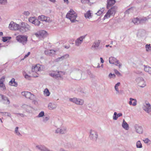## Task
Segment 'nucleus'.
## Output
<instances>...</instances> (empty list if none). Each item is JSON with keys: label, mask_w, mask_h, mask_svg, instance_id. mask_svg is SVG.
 <instances>
[{"label": "nucleus", "mask_w": 151, "mask_h": 151, "mask_svg": "<svg viewBox=\"0 0 151 151\" xmlns=\"http://www.w3.org/2000/svg\"><path fill=\"white\" fill-rule=\"evenodd\" d=\"M77 16V14L73 9H71L67 13L66 17L72 23H74L78 22L76 19Z\"/></svg>", "instance_id": "obj_1"}, {"label": "nucleus", "mask_w": 151, "mask_h": 151, "mask_svg": "<svg viewBox=\"0 0 151 151\" xmlns=\"http://www.w3.org/2000/svg\"><path fill=\"white\" fill-rule=\"evenodd\" d=\"M43 66L40 65V64H37L36 65L33 66L32 68V73L34 77H37L39 76V72L43 70Z\"/></svg>", "instance_id": "obj_2"}, {"label": "nucleus", "mask_w": 151, "mask_h": 151, "mask_svg": "<svg viewBox=\"0 0 151 151\" xmlns=\"http://www.w3.org/2000/svg\"><path fill=\"white\" fill-rule=\"evenodd\" d=\"M19 32L24 33L30 30V27L27 23L24 22H22L19 24Z\"/></svg>", "instance_id": "obj_3"}, {"label": "nucleus", "mask_w": 151, "mask_h": 151, "mask_svg": "<svg viewBox=\"0 0 151 151\" xmlns=\"http://www.w3.org/2000/svg\"><path fill=\"white\" fill-rule=\"evenodd\" d=\"M27 38L26 35H19L16 37V39L18 42L25 45L27 43Z\"/></svg>", "instance_id": "obj_4"}, {"label": "nucleus", "mask_w": 151, "mask_h": 151, "mask_svg": "<svg viewBox=\"0 0 151 151\" xmlns=\"http://www.w3.org/2000/svg\"><path fill=\"white\" fill-rule=\"evenodd\" d=\"M117 6H113L110 9H109L106 14L104 17V19H105L109 18L111 16H114L117 10Z\"/></svg>", "instance_id": "obj_5"}, {"label": "nucleus", "mask_w": 151, "mask_h": 151, "mask_svg": "<svg viewBox=\"0 0 151 151\" xmlns=\"http://www.w3.org/2000/svg\"><path fill=\"white\" fill-rule=\"evenodd\" d=\"M69 100V101L78 105H82L84 103V100L76 97L70 98Z\"/></svg>", "instance_id": "obj_6"}, {"label": "nucleus", "mask_w": 151, "mask_h": 151, "mask_svg": "<svg viewBox=\"0 0 151 151\" xmlns=\"http://www.w3.org/2000/svg\"><path fill=\"white\" fill-rule=\"evenodd\" d=\"M136 83L138 86L141 88H144L146 86L145 80L142 77H138L135 80Z\"/></svg>", "instance_id": "obj_7"}, {"label": "nucleus", "mask_w": 151, "mask_h": 151, "mask_svg": "<svg viewBox=\"0 0 151 151\" xmlns=\"http://www.w3.org/2000/svg\"><path fill=\"white\" fill-rule=\"evenodd\" d=\"M142 108L147 113L151 114V105L147 101H145L143 104Z\"/></svg>", "instance_id": "obj_8"}, {"label": "nucleus", "mask_w": 151, "mask_h": 151, "mask_svg": "<svg viewBox=\"0 0 151 151\" xmlns=\"http://www.w3.org/2000/svg\"><path fill=\"white\" fill-rule=\"evenodd\" d=\"M35 35L39 39L42 40L46 37L47 33L44 30H41L35 33Z\"/></svg>", "instance_id": "obj_9"}, {"label": "nucleus", "mask_w": 151, "mask_h": 151, "mask_svg": "<svg viewBox=\"0 0 151 151\" xmlns=\"http://www.w3.org/2000/svg\"><path fill=\"white\" fill-rule=\"evenodd\" d=\"M98 137V134L96 131L92 129L90 130L89 137L93 141H96Z\"/></svg>", "instance_id": "obj_10"}, {"label": "nucleus", "mask_w": 151, "mask_h": 151, "mask_svg": "<svg viewBox=\"0 0 151 151\" xmlns=\"http://www.w3.org/2000/svg\"><path fill=\"white\" fill-rule=\"evenodd\" d=\"M21 94L23 96L31 100H33L35 98V96L34 94L28 91L22 92Z\"/></svg>", "instance_id": "obj_11"}, {"label": "nucleus", "mask_w": 151, "mask_h": 151, "mask_svg": "<svg viewBox=\"0 0 151 151\" xmlns=\"http://www.w3.org/2000/svg\"><path fill=\"white\" fill-rule=\"evenodd\" d=\"M19 24H17L13 21H11L9 25V28L11 30L17 31L19 30Z\"/></svg>", "instance_id": "obj_12"}, {"label": "nucleus", "mask_w": 151, "mask_h": 151, "mask_svg": "<svg viewBox=\"0 0 151 151\" xmlns=\"http://www.w3.org/2000/svg\"><path fill=\"white\" fill-rule=\"evenodd\" d=\"M63 75V73L61 71H57L53 72L50 74V76L54 78H61Z\"/></svg>", "instance_id": "obj_13"}, {"label": "nucleus", "mask_w": 151, "mask_h": 151, "mask_svg": "<svg viewBox=\"0 0 151 151\" xmlns=\"http://www.w3.org/2000/svg\"><path fill=\"white\" fill-rule=\"evenodd\" d=\"M29 21L37 26H39L40 24V22L37 19H35V17H30L29 19Z\"/></svg>", "instance_id": "obj_14"}, {"label": "nucleus", "mask_w": 151, "mask_h": 151, "mask_svg": "<svg viewBox=\"0 0 151 151\" xmlns=\"http://www.w3.org/2000/svg\"><path fill=\"white\" fill-rule=\"evenodd\" d=\"M67 132L66 127L64 126H62L57 128L55 131L56 133L60 134H64L66 133Z\"/></svg>", "instance_id": "obj_15"}, {"label": "nucleus", "mask_w": 151, "mask_h": 151, "mask_svg": "<svg viewBox=\"0 0 151 151\" xmlns=\"http://www.w3.org/2000/svg\"><path fill=\"white\" fill-rule=\"evenodd\" d=\"M38 20H40L42 21H45L46 22L50 23L52 22V20L50 17L44 15L39 16L38 17Z\"/></svg>", "instance_id": "obj_16"}, {"label": "nucleus", "mask_w": 151, "mask_h": 151, "mask_svg": "<svg viewBox=\"0 0 151 151\" xmlns=\"http://www.w3.org/2000/svg\"><path fill=\"white\" fill-rule=\"evenodd\" d=\"M85 37V35L81 36L77 38L75 41V45L77 46H79L82 43L83 40Z\"/></svg>", "instance_id": "obj_17"}, {"label": "nucleus", "mask_w": 151, "mask_h": 151, "mask_svg": "<svg viewBox=\"0 0 151 151\" xmlns=\"http://www.w3.org/2000/svg\"><path fill=\"white\" fill-rule=\"evenodd\" d=\"M135 130L136 133L142 134L143 132V129L142 127L138 124H135L134 126Z\"/></svg>", "instance_id": "obj_18"}, {"label": "nucleus", "mask_w": 151, "mask_h": 151, "mask_svg": "<svg viewBox=\"0 0 151 151\" xmlns=\"http://www.w3.org/2000/svg\"><path fill=\"white\" fill-rule=\"evenodd\" d=\"M55 50H49L47 49L44 52L45 54L47 55L53 56L55 55Z\"/></svg>", "instance_id": "obj_19"}, {"label": "nucleus", "mask_w": 151, "mask_h": 151, "mask_svg": "<svg viewBox=\"0 0 151 151\" xmlns=\"http://www.w3.org/2000/svg\"><path fill=\"white\" fill-rule=\"evenodd\" d=\"M69 57V55L68 54H65L64 55L56 59L55 61L56 62H59L68 58Z\"/></svg>", "instance_id": "obj_20"}, {"label": "nucleus", "mask_w": 151, "mask_h": 151, "mask_svg": "<svg viewBox=\"0 0 151 151\" xmlns=\"http://www.w3.org/2000/svg\"><path fill=\"white\" fill-rule=\"evenodd\" d=\"M137 101L136 99L131 98H129V104L130 105L135 106L137 104Z\"/></svg>", "instance_id": "obj_21"}, {"label": "nucleus", "mask_w": 151, "mask_h": 151, "mask_svg": "<svg viewBox=\"0 0 151 151\" xmlns=\"http://www.w3.org/2000/svg\"><path fill=\"white\" fill-rule=\"evenodd\" d=\"M23 74L25 78L28 79H29L31 77H34L33 74L31 72H29V74H27L24 71Z\"/></svg>", "instance_id": "obj_22"}, {"label": "nucleus", "mask_w": 151, "mask_h": 151, "mask_svg": "<svg viewBox=\"0 0 151 151\" xmlns=\"http://www.w3.org/2000/svg\"><path fill=\"white\" fill-rule=\"evenodd\" d=\"M57 106V104L55 103H50L48 105V108L50 110L55 109H56Z\"/></svg>", "instance_id": "obj_23"}, {"label": "nucleus", "mask_w": 151, "mask_h": 151, "mask_svg": "<svg viewBox=\"0 0 151 151\" xmlns=\"http://www.w3.org/2000/svg\"><path fill=\"white\" fill-rule=\"evenodd\" d=\"M107 8L109 9V7L114 5L116 3L115 0H107Z\"/></svg>", "instance_id": "obj_24"}, {"label": "nucleus", "mask_w": 151, "mask_h": 151, "mask_svg": "<svg viewBox=\"0 0 151 151\" xmlns=\"http://www.w3.org/2000/svg\"><path fill=\"white\" fill-rule=\"evenodd\" d=\"M122 127L126 130H128L129 129V126L127 122L124 119L122 124Z\"/></svg>", "instance_id": "obj_25"}, {"label": "nucleus", "mask_w": 151, "mask_h": 151, "mask_svg": "<svg viewBox=\"0 0 151 151\" xmlns=\"http://www.w3.org/2000/svg\"><path fill=\"white\" fill-rule=\"evenodd\" d=\"M84 16L86 19H90L92 17V15L91 11L89 10L84 14Z\"/></svg>", "instance_id": "obj_26"}, {"label": "nucleus", "mask_w": 151, "mask_h": 151, "mask_svg": "<svg viewBox=\"0 0 151 151\" xmlns=\"http://www.w3.org/2000/svg\"><path fill=\"white\" fill-rule=\"evenodd\" d=\"M9 85L11 86L17 87L18 85L17 82L15 81V79L14 78H12L9 82Z\"/></svg>", "instance_id": "obj_27"}, {"label": "nucleus", "mask_w": 151, "mask_h": 151, "mask_svg": "<svg viewBox=\"0 0 151 151\" xmlns=\"http://www.w3.org/2000/svg\"><path fill=\"white\" fill-rule=\"evenodd\" d=\"M2 100H3L4 103L6 105H9L10 103L8 98L5 96L3 95Z\"/></svg>", "instance_id": "obj_28"}, {"label": "nucleus", "mask_w": 151, "mask_h": 151, "mask_svg": "<svg viewBox=\"0 0 151 151\" xmlns=\"http://www.w3.org/2000/svg\"><path fill=\"white\" fill-rule=\"evenodd\" d=\"M36 148L41 151H45L47 148L44 146L41 145H36Z\"/></svg>", "instance_id": "obj_29"}, {"label": "nucleus", "mask_w": 151, "mask_h": 151, "mask_svg": "<svg viewBox=\"0 0 151 151\" xmlns=\"http://www.w3.org/2000/svg\"><path fill=\"white\" fill-rule=\"evenodd\" d=\"M118 60L115 58L111 57L109 58V62L111 64H114Z\"/></svg>", "instance_id": "obj_30"}, {"label": "nucleus", "mask_w": 151, "mask_h": 151, "mask_svg": "<svg viewBox=\"0 0 151 151\" xmlns=\"http://www.w3.org/2000/svg\"><path fill=\"white\" fill-rule=\"evenodd\" d=\"M144 68L146 72L148 73L149 74L151 75V67L147 65H144Z\"/></svg>", "instance_id": "obj_31"}, {"label": "nucleus", "mask_w": 151, "mask_h": 151, "mask_svg": "<svg viewBox=\"0 0 151 151\" xmlns=\"http://www.w3.org/2000/svg\"><path fill=\"white\" fill-rule=\"evenodd\" d=\"M105 10V8L102 7L96 13V14L98 16H100L101 15Z\"/></svg>", "instance_id": "obj_32"}, {"label": "nucleus", "mask_w": 151, "mask_h": 151, "mask_svg": "<svg viewBox=\"0 0 151 151\" xmlns=\"http://www.w3.org/2000/svg\"><path fill=\"white\" fill-rule=\"evenodd\" d=\"M132 22L134 24H138L140 23L139 18H138L137 17L134 18L133 19Z\"/></svg>", "instance_id": "obj_33"}, {"label": "nucleus", "mask_w": 151, "mask_h": 151, "mask_svg": "<svg viewBox=\"0 0 151 151\" xmlns=\"http://www.w3.org/2000/svg\"><path fill=\"white\" fill-rule=\"evenodd\" d=\"M100 43V41H96L93 43L92 47L95 48H97L99 46Z\"/></svg>", "instance_id": "obj_34"}, {"label": "nucleus", "mask_w": 151, "mask_h": 151, "mask_svg": "<svg viewBox=\"0 0 151 151\" xmlns=\"http://www.w3.org/2000/svg\"><path fill=\"white\" fill-rule=\"evenodd\" d=\"M147 20V18L146 17H142L139 18L140 24H143L146 22Z\"/></svg>", "instance_id": "obj_35"}, {"label": "nucleus", "mask_w": 151, "mask_h": 151, "mask_svg": "<svg viewBox=\"0 0 151 151\" xmlns=\"http://www.w3.org/2000/svg\"><path fill=\"white\" fill-rule=\"evenodd\" d=\"M15 134L17 135L20 136H21V134L19 131V127H16L14 131Z\"/></svg>", "instance_id": "obj_36"}, {"label": "nucleus", "mask_w": 151, "mask_h": 151, "mask_svg": "<svg viewBox=\"0 0 151 151\" xmlns=\"http://www.w3.org/2000/svg\"><path fill=\"white\" fill-rule=\"evenodd\" d=\"M120 84V83L119 82L117 83L116 84H115L114 88L115 89L116 92V93H119V91L118 88V87H119Z\"/></svg>", "instance_id": "obj_37"}, {"label": "nucleus", "mask_w": 151, "mask_h": 151, "mask_svg": "<svg viewBox=\"0 0 151 151\" xmlns=\"http://www.w3.org/2000/svg\"><path fill=\"white\" fill-rule=\"evenodd\" d=\"M146 50L147 52H149L151 50V46L150 44H147L145 45Z\"/></svg>", "instance_id": "obj_38"}, {"label": "nucleus", "mask_w": 151, "mask_h": 151, "mask_svg": "<svg viewBox=\"0 0 151 151\" xmlns=\"http://www.w3.org/2000/svg\"><path fill=\"white\" fill-rule=\"evenodd\" d=\"M44 94L46 96H49L50 94V92H49L47 88H45L44 91Z\"/></svg>", "instance_id": "obj_39"}, {"label": "nucleus", "mask_w": 151, "mask_h": 151, "mask_svg": "<svg viewBox=\"0 0 151 151\" xmlns=\"http://www.w3.org/2000/svg\"><path fill=\"white\" fill-rule=\"evenodd\" d=\"M114 65L118 66L119 68H121L122 66V64L118 60Z\"/></svg>", "instance_id": "obj_40"}, {"label": "nucleus", "mask_w": 151, "mask_h": 151, "mask_svg": "<svg viewBox=\"0 0 151 151\" xmlns=\"http://www.w3.org/2000/svg\"><path fill=\"white\" fill-rule=\"evenodd\" d=\"M136 147L137 148H141L142 147V144L140 141L139 140L137 142Z\"/></svg>", "instance_id": "obj_41"}, {"label": "nucleus", "mask_w": 151, "mask_h": 151, "mask_svg": "<svg viewBox=\"0 0 151 151\" xmlns=\"http://www.w3.org/2000/svg\"><path fill=\"white\" fill-rule=\"evenodd\" d=\"M0 87L1 90L5 91L6 90V87L4 83L0 84Z\"/></svg>", "instance_id": "obj_42"}, {"label": "nucleus", "mask_w": 151, "mask_h": 151, "mask_svg": "<svg viewBox=\"0 0 151 151\" xmlns=\"http://www.w3.org/2000/svg\"><path fill=\"white\" fill-rule=\"evenodd\" d=\"M116 76L114 74H112L110 73L108 75V77L110 79L114 78H115Z\"/></svg>", "instance_id": "obj_43"}, {"label": "nucleus", "mask_w": 151, "mask_h": 151, "mask_svg": "<svg viewBox=\"0 0 151 151\" xmlns=\"http://www.w3.org/2000/svg\"><path fill=\"white\" fill-rule=\"evenodd\" d=\"M5 78V76H3L0 79V84L4 83Z\"/></svg>", "instance_id": "obj_44"}, {"label": "nucleus", "mask_w": 151, "mask_h": 151, "mask_svg": "<svg viewBox=\"0 0 151 151\" xmlns=\"http://www.w3.org/2000/svg\"><path fill=\"white\" fill-rule=\"evenodd\" d=\"M7 3V0H0V5H5Z\"/></svg>", "instance_id": "obj_45"}, {"label": "nucleus", "mask_w": 151, "mask_h": 151, "mask_svg": "<svg viewBox=\"0 0 151 151\" xmlns=\"http://www.w3.org/2000/svg\"><path fill=\"white\" fill-rule=\"evenodd\" d=\"M2 113L3 114V115H4L5 116H7L10 117H11V114L9 113L5 112H2Z\"/></svg>", "instance_id": "obj_46"}, {"label": "nucleus", "mask_w": 151, "mask_h": 151, "mask_svg": "<svg viewBox=\"0 0 151 151\" xmlns=\"http://www.w3.org/2000/svg\"><path fill=\"white\" fill-rule=\"evenodd\" d=\"M113 119L114 120H116L118 118L117 116V113L116 112H114L113 116Z\"/></svg>", "instance_id": "obj_47"}, {"label": "nucleus", "mask_w": 151, "mask_h": 151, "mask_svg": "<svg viewBox=\"0 0 151 151\" xmlns=\"http://www.w3.org/2000/svg\"><path fill=\"white\" fill-rule=\"evenodd\" d=\"M90 2V0H81V2L83 4L88 3Z\"/></svg>", "instance_id": "obj_48"}, {"label": "nucleus", "mask_w": 151, "mask_h": 151, "mask_svg": "<svg viewBox=\"0 0 151 151\" xmlns=\"http://www.w3.org/2000/svg\"><path fill=\"white\" fill-rule=\"evenodd\" d=\"M114 72L118 76H122L120 72L116 69H114Z\"/></svg>", "instance_id": "obj_49"}, {"label": "nucleus", "mask_w": 151, "mask_h": 151, "mask_svg": "<svg viewBox=\"0 0 151 151\" xmlns=\"http://www.w3.org/2000/svg\"><path fill=\"white\" fill-rule=\"evenodd\" d=\"M144 143L146 144H147L149 142H150V140L148 138H145L143 140Z\"/></svg>", "instance_id": "obj_50"}, {"label": "nucleus", "mask_w": 151, "mask_h": 151, "mask_svg": "<svg viewBox=\"0 0 151 151\" xmlns=\"http://www.w3.org/2000/svg\"><path fill=\"white\" fill-rule=\"evenodd\" d=\"M44 115V112L43 111H41L38 114V117H42Z\"/></svg>", "instance_id": "obj_51"}, {"label": "nucleus", "mask_w": 151, "mask_h": 151, "mask_svg": "<svg viewBox=\"0 0 151 151\" xmlns=\"http://www.w3.org/2000/svg\"><path fill=\"white\" fill-rule=\"evenodd\" d=\"M23 14L25 16H28L29 15L30 13L28 11H26L24 12Z\"/></svg>", "instance_id": "obj_52"}, {"label": "nucleus", "mask_w": 151, "mask_h": 151, "mask_svg": "<svg viewBox=\"0 0 151 151\" xmlns=\"http://www.w3.org/2000/svg\"><path fill=\"white\" fill-rule=\"evenodd\" d=\"M8 37H2V41L4 42H6L7 40Z\"/></svg>", "instance_id": "obj_53"}, {"label": "nucleus", "mask_w": 151, "mask_h": 151, "mask_svg": "<svg viewBox=\"0 0 151 151\" xmlns=\"http://www.w3.org/2000/svg\"><path fill=\"white\" fill-rule=\"evenodd\" d=\"M49 118L48 117L45 116L44 117L43 119V121L44 122H46L49 119Z\"/></svg>", "instance_id": "obj_54"}, {"label": "nucleus", "mask_w": 151, "mask_h": 151, "mask_svg": "<svg viewBox=\"0 0 151 151\" xmlns=\"http://www.w3.org/2000/svg\"><path fill=\"white\" fill-rule=\"evenodd\" d=\"M35 98L32 100V102L35 104H37L38 103L37 101L35 100Z\"/></svg>", "instance_id": "obj_55"}, {"label": "nucleus", "mask_w": 151, "mask_h": 151, "mask_svg": "<svg viewBox=\"0 0 151 151\" xmlns=\"http://www.w3.org/2000/svg\"><path fill=\"white\" fill-rule=\"evenodd\" d=\"M122 114L121 113H119L118 114H117V118L122 116Z\"/></svg>", "instance_id": "obj_56"}, {"label": "nucleus", "mask_w": 151, "mask_h": 151, "mask_svg": "<svg viewBox=\"0 0 151 151\" xmlns=\"http://www.w3.org/2000/svg\"><path fill=\"white\" fill-rule=\"evenodd\" d=\"M30 52H28L27 54L25 55L24 56V58H25L28 57V56L30 54Z\"/></svg>", "instance_id": "obj_57"}, {"label": "nucleus", "mask_w": 151, "mask_h": 151, "mask_svg": "<svg viewBox=\"0 0 151 151\" xmlns=\"http://www.w3.org/2000/svg\"><path fill=\"white\" fill-rule=\"evenodd\" d=\"M64 2L66 4H68L69 3V1L68 0H63Z\"/></svg>", "instance_id": "obj_58"}, {"label": "nucleus", "mask_w": 151, "mask_h": 151, "mask_svg": "<svg viewBox=\"0 0 151 151\" xmlns=\"http://www.w3.org/2000/svg\"><path fill=\"white\" fill-rule=\"evenodd\" d=\"M79 91L82 94L83 93H84V91L82 89L81 90H79Z\"/></svg>", "instance_id": "obj_59"}, {"label": "nucleus", "mask_w": 151, "mask_h": 151, "mask_svg": "<svg viewBox=\"0 0 151 151\" xmlns=\"http://www.w3.org/2000/svg\"><path fill=\"white\" fill-rule=\"evenodd\" d=\"M101 62V63H104V60L102 58H100Z\"/></svg>", "instance_id": "obj_60"}, {"label": "nucleus", "mask_w": 151, "mask_h": 151, "mask_svg": "<svg viewBox=\"0 0 151 151\" xmlns=\"http://www.w3.org/2000/svg\"><path fill=\"white\" fill-rule=\"evenodd\" d=\"M22 107L23 108H25L26 107H28V106L26 104H24V105H23Z\"/></svg>", "instance_id": "obj_61"}, {"label": "nucleus", "mask_w": 151, "mask_h": 151, "mask_svg": "<svg viewBox=\"0 0 151 151\" xmlns=\"http://www.w3.org/2000/svg\"><path fill=\"white\" fill-rule=\"evenodd\" d=\"M3 95L0 94V101L2 100V99Z\"/></svg>", "instance_id": "obj_62"}, {"label": "nucleus", "mask_w": 151, "mask_h": 151, "mask_svg": "<svg viewBox=\"0 0 151 151\" xmlns=\"http://www.w3.org/2000/svg\"><path fill=\"white\" fill-rule=\"evenodd\" d=\"M49 0L53 3H55L56 1V0Z\"/></svg>", "instance_id": "obj_63"}, {"label": "nucleus", "mask_w": 151, "mask_h": 151, "mask_svg": "<svg viewBox=\"0 0 151 151\" xmlns=\"http://www.w3.org/2000/svg\"><path fill=\"white\" fill-rule=\"evenodd\" d=\"M19 114L20 115V116L22 117H24V115L22 114Z\"/></svg>", "instance_id": "obj_64"}]
</instances>
